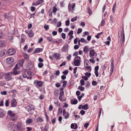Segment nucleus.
Wrapping results in <instances>:
<instances>
[{
    "instance_id": "obj_1",
    "label": "nucleus",
    "mask_w": 131,
    "mask_h": 131,
    "mask_svg": "<svg viewBox=\"0 0 131 131\" xmlns=\"http://www.w3.org/2000/svg\"><path fill=\"white\" fill-rule=\"evenodd\" d=\"M25 108L31 114H32V111H34L35 109L34 106L32 105H29L26 106Z\"/></svg>"
},
{
    "instance_id": "obj_2",
    "label": "nucleus",
    "mask_w": 131,
    "mask_h": 131,
    "mask_svg": "<svg viewBox=\"0 0 131 131\" xmlns=\"http://www.w3.org/2000/svg\"><path fill=\"white\" fill-rule=\"evenodd\" d=\"M81 58L80 57L77 56L74 59V63L76 66H79L80 65Z\"/></svg>"
},
{
    "instance_id": "obj_3",
    "label": "nucleus",
    "mask_w": 131,
    "mask_h": 131,
    "mask_svg": "<svg viewBox=\"0 0 131 131\" xmlns=\"http://www.w3.org/2000/svg\"><path fill=\"white\" fill-rule=\"evenodd\" d=\"M34 83L35 84V86L37 88L41 87L42 85L43 82L40 81H35Z\"/></svg>"
},
{
    "instance_id": "obj_4",
    "label": "nucleus",
    "mask_w": 131,
    "mask_h": 131,
    "mask_svg": "<svg viewBox=\"0 0 131 131\" xmlns=\"http://www.w3.org/2000/svg\"><path fill=\"white\" fill-rule=\"evenodd\" d=\"M12 73L11 72H8L6 73L5 75V78L7 81L11 79V76Z\"/></svg>"
},
{
    "instance_id": "obj_5",
    "label": "nucleus",
    "mask_w": 131,
    "mask_h": 131,
    "mask_svg": "<svg viewBox=\"0 0 131 131\" xmlns=\"http://www.w3.org/2000/svg\"><path fill=\"white\" fill-rule=\"evenodd\" d=\"M14 59L12 57L7 58L6 59V62L7 63L10 64H12L14 63Z\"/></svg>"
},
{
    "instance_id": "obj_6",
    "label": "nucleus",
    "mask_w": 131,
    "mask_h": 131,
    "mask_svg": "<svg viewBox=\"0 0 131 131\" xmlns=\"http://www.w3.org/2000/svg\"><path fill=\"white\" fill-rule=\"evenodd\" d=\"M16 50L14 49H9L7 52L8 53V54L9 55H12L14 54L15 53Z\"/></svg>"
},
{
    "instance_id": "obj_7",
    "label": "nucleus",
    "mask_w": 131,
    "mask_h": 131,
    "mask_svg": "<svg viewBox=\"0 0 131 131\" xmlns=\"http://www.w3.org/2000/svg\"><path fill=\"white\" fill-rule=\"evenodd\" d=\"M78 108L80 110L82 109L85 110H86L88 109V104H86L83 106L82 105H79Z\"/></svg>"
},
{
    "instance_id": "obj_8",
    "label": "nucleus",
    "mask_w": 131,
    "mask_h": 131,
    "mask_svg": "<svg viewBox=\"0 0 131 131\" xmlns=\"http://www.w3.org/2000/svg\"><path fill=\"white\" fill-rule=\"evenodd\" d=\"M25 32L26 34H28L29 37L30 38H32L34 36V34L31 30H30L29 31L25 30Z\"/></svg>"
},
{
    "instance_id": "obj_9",
    "label": "nucleus",
    "mask_w": 131,
    "mask_h": 131,
    "mask_svg": "<svg viewBox=\"0 0 131 131\" xmlns=\"http://www.w3.org/2000/svg\"><path fill=\"white\" fill-rule=\"evenodd\" d=\"M64 95V91H60L59 94V99L60 101L62 102H63V101H64V100H63L62 98V96Z\"/></svg>"
},
{
    "instance_id": "obj_10",
    "label": "nucleus",
    "mask_w": 131,
    "mask_h": 131,
    "mask_svg": "<svg viewBox=\"0 0 131 131\" xmlns=\"http://www.w3.org/2000/svg\"><path fill=\"white\" fill-rule=\"evenodd\" d=\"M17 102L16 100L14 99L11 101V105L12 107H15L17 105Z\"/></svg>"
},
{
    "instance_id": "obj_11",
    "label": "nucleus",
    "mask_w": 131,
    "mask_h": 131,
    "mask_svg": "<svg viewBox=\"0 0 131 131\" xmlns=\"http://www.w3.org/2000/svg\"><path fill=\"white\" fill-rule=\"evenodd\" d=\"M43 50V49L41 48H36L35 50L34 51L33 53H35L42 52Z\"/></svg>"
},
{
    "instance_id": "obj_12",
    "label": "nucleus",
    "mask_w": 131,
    "mask_h": 131,
    "mask_svg": "<svg viewBox=\"0 0 131 131\" xmlns=\"http://www.w3.org/2000/svg\"><path fill=\"white\" fill-rule=\"evenodd\" d=\"M95 52L94 49H92L90 51L89 53V56L90 57L92 58L95 53Z\"/></svg>"
},
{
    "instance_id": "obj_13",
    "label": "nucleus",
    "mask_w": 131,
    "mask_h": 131,
    "mask_svg": "<svg viewBox=\"0 0 131 131\" xmlns=\"http://www.w3.org/2000/svg\"><path fill=\"white\" fill-rule=\"evenodd\" d=\"M24 62V60L23 59H22L19 60L18 62V64L20 66L22 67L23 66Z\"/></svg>"
},
{
    "instance_id": "obj_14",
    "label": "nucleus",
    "mask_w": 131,
    "mask_h": 131,
    "mask_svg": "<svg viewBox=\"0 0 131 131\" xmlns=\"http://www.w3.org/2000/svg\"><path fill=\"white\" fill-rule=\"evenodd\" d=\"M6 52V50L3 49L0 52V56L2 57L5 54Z\"/></svg>"
},
{
    "instance_id": "obj_15",
    "label": "nucleus",
    "mask_w": 131,
    "mask_h": 131,
    "mask_svg": "<svg viewBox=\"0 0 131 131\" xmlns=\"http://www.w3.org/2000/svg\"><path fill=\"white\" fill-rule=\"evenodd\" d=\"M5 115L4 111L2 109H0V117H3Z\"/></svg>"
},
{
    "instance_id": "obj_16",
    "label": "nucleus",
    "mask_w": 131,
    "mask_h": 131,
    "mask_svg": "<svg viewBox=\"0 0 131 131\" xmlns=\"http://www.w3.org/2000/svg\"><path fill=\"white\" fill-rule=\"evenodd\" d=\"M13 73L15 75H16L18 74L20 72L18 70L16 69H13Z\"/></svg>"
},
{
    "instance_id": "obj_17",
    "label": "nucleus",
    "mask_w": 131,
    "mask_h": 131,
    "mask_svg": "<svg viewBox=\"0 0 131 131\" xmlns=\"http://www.w3.org/2000/svg\"><path fill=\"white\" fill-rule=\"evenodd\" d=\"M89 51V48L88 46H85L83 48V51L84 53H86Z\"/></svg>"
},
{
    "instance_id": "obj_18",
    "label": "nucleus",
    "mask_w": 131,
    "mask_h": 131,
    "mask_svg": "<svg viewBox=\"0 0 131 131\" xmlns=\"http://www.w3.org/2000/svg\"><path fill=\"white\" fill-rule=\"evenodd\" d=\"M24 59H23L24 60H26V62H28L29 61V59L27 54H25L24 55Z\"/></svg>"
},
{
    "instance_id": "obj_19",
    "label": "nucleus",
    "mask_w": 131,
    "mask_h": 131,
    "mask_svg": "<svg viewBox=\"0 0 131 131\" xmlns=\"http://www.w3.org/2000/svg\"><path fill=\"white\" fill-rule=\"evenodd\" d=\"M8 114L10 116L14 117L15 115V114L14 113H12V112L11 111H9L8 112Z\"/></svg>"
},
{
    "instance_id": "obj_20",
    "label": "nucleus",
    "mask_w": 131,
    "mask_h": 131,
    "mask_svg": "<svg viewBox=\"0 0 131 131\" xmlns=\"http://www.w3.org/2000/svg\"><path fill=\"white\" fill-rule=\"evenodd\" d=\"M125 35H123V36H121V44L122 43H124L125 41Z\"/></svg>"
},
{
    "instance_id": "obj_21",
    "label": "nucleus",
    "mask_w": 131,
    "mask_h": 131,
    "mask_svg": "<svg viewBox=\"0 0 131 131\" xmlns=\"http://www.w3.org/2000/svg\"><path fill=\"white\" fill-rule=\"evenodd\" d=\"M54 56V57L56 59H60V55L59 54L56 53H54L53 54Z\"/></svg>"
},
{
    "instance_id": "obj_22",
    "label": "nucleus",
    "mask_w": 131,
    "mask_h": 131,
    "mask_svg": "<svg viewBox=\"0 0 131 131\" xmlns=\"http://www.w3.org/2000/svg\"><path fill=\"white\" fill-rule=\"evenodd\" d=\"M41 131H48V129L47 125H45L44 127H40Z\"/></svg>"
},
{
    "instance_id": "obj_23",
    "label": "nucleus",
    "mask_w": 131,
    "mask_h": 131,
    "mask_svg": "<svg viewBox=\"0 0 131 131\" xmlns=\"http://www.w3.org/2000/svg\"><path fill=\"white\" fill-rule=\"evenodd\" d=\"M32 122V120L31 119H29L26 121V123L28 124H30Z\"/></svg>"
},
{
    "instance_id": "obj_24",
    "label": "nucleus",
    "mask_w": 131,
    "mask_h": 131,
    "mask_svg": "<svg viewBox=\"0 0 131 131\" xmlns=\"http://www.w3.org/2000/svg\"><path fill=\"white\" fill-rule=\"evenodd\" d=\"M80 40L82 43H86L88 42L87 41L83 38H81Z\"/></svg>"
},
{
    "instance_id": "obj_25",
    "label": "nucleus",
    "mask_w": 131,
    "mask_h": 131,
    "mask_svg": "<svg viewBox=\"0 0 131 131\" xmlns=\"http://www.w3.org/2000/svg\"><path fill=\"white\" fill-rule=\"evenodd\" d=\"M47 40L49 42H51L52 41V37L51 36H47L46 37Z\"/></svg>"
},
{
    "instance_id": "obj_26",
    "label": "nucleus",
    "mask_w": 131,
    "mask_h": 131,
    "mask_svg": "<svg viewBox=\"0 0 131 131\" xmlns=\"http://www.w3.org/2000/svg\"><path fill=\"white\" fill-rule=\"evenodd\" d=\"M78 102V101L77 100L75 99L73 100L72 102L71 101V103L72 104H76Z\"/></svg>"
},
{
    "instance_id": "obj_27",
    "label": "nucleus",
    "mask_w": 131,
    "mask_h": 131,
    "mask_svg": "<svg viewBox=\"0 0 131 131\" xmlns=\"http://www.w3.org/2000/svg\"><path fill=\"white\" fill-rule=\"evenodd\" d=\"M78 89H79L81 91H83L84 90V87L81 86H79L78 88Z\"/></svg>"
},
{
    "instance_id": "obj_28",
    "label": "nucleus",
    "mask_w": 131,
    "mask_h": 131,
    "mask_svg": "<svg viewBox=\"0 0 131 131\" xmlns=\"http://www.w3.org/2000/svg\"><path fill=\"white\" fill-rule=\"evenodd\" d=\"M62 108L61 107L59 108L58 109V114H60L62 113Z\"/></svg>"
},
{
    "instance_id": "obj_29",
    "label": "nucleus",
    "mask_w": 131,
    "mask_h": 131,
    "mask_svg": "<svg viewBox=\"0 0 131 131\" xmlns=\"http://www.w3.org/2000/svg\"><path fill=\"white\" fill-rule=\"evenodd\" d=\"M84 94L83 93H82L81 96H78V100L80 101L81 100V98L84 96Z\"/></svg>"
},
{
    "instance_id": "obj_30",
    "label": "nucleus",
    "mask_w": 131,
    "mask_h": 131,
    "mask_svg": "<svg viewBox=\"0 0 131 131\" xmlns=\"http://www.w3.org/2000/svg\"><path fill=\"white\" fill-rule=\"evenodd\" d=\"M5 46L4 43L2 41H0V47H2Z\"/></svg>"
},
{
    "instance_id": "obj_31",
    "label": "nucleus",
    "mask_w": 131,
    "mask_h": 131,
    "mask_svg": "<svg viewBox=\"0 0 131 131\" xmlns=\"http://www.w3.org/2000/svg\"><path fill=\"white\" fill-rule=\"evenodd\" d=\"M43 66V64L41 62L39 63L38 64V67L39 68H42Z\"/></svg>"
},
{
    "instance_id": "obj_32",
    "label": "nucleus",
    "mask_w": 131,
    "mask_h": 131,
    "mask_svg": "<svg viewBox=\"0 0 131 131\" xmlns=\"http://www.w3.org/2000/svg\"><path fill=\"white\" fill-rule=\"evenodd\" d=\"M13 69H16V70H19L20 69L19 66V65L18 64H17Z\"/></svg>"
},
{
    "instance_id": "obj_33",
    "label": "nucleus",
    "mask_w": 131,
    "mask_h": 131,
    "mask_svg": "<svg viewBox=\"0 0 131 131\" xmlns=\"http://www.w3.org/2000/svg\"><path fill=\"white\" fill-rule=\"evenodd\" d=\"M111 71L112 72V74L114 70V64H111Z\"/></svg>"
},
{
    "instance_id": "obj_34",
    "label": "nucleus",
    "mask_w": 131,
    "mask_h": 131,
    "mask_svg": "<svg viewBox=\"0 0 131 131\" xmlns=\"http://www.w3.org/2000/svg\"><path fill=\"white\" fill-rule=\"evenodd\" d=\"M57 8L55 6H54L53 7V9H52V12L54 13H55L57 11Z\"/></svg>"
},
{
    "instance_id": "obj_35",
    "label": "nucleus",
    "mask_w": 131,
    "mask_h": 131,
    "mask_svg": "<svg viewBox=\"0 0 131 131\" xmlns=\"http://www.w3.org/2000/svg\"><path fill=\"white\" fill-rule=\"evenodd\" d=\"M86 69L87 70H89V72H90L91 71V67L90 66H86L85 67Z\"/></svg>"
},
{
    "instance_id": "obj_36",
    "label": "nucleus",
    "mask_w": 131,
    "mask_h": 131,
    "mask_svg": "<svg viewBox=\"0 0 131 131\" xmlns=\"http://www.w3.org/2000/svg\"><path fill=\"white\" fill-rule=\"evenodd\" d=\"M84 74L86 76H87L88 77H90L91 75V73L88 72L85 73Z\"/></svg>"
},
{
    "instance_id": "obj_37",
    "label": "nucleus",
    "mask_w": 131,
    "mask_h": 131,
    "mask_svg": "<svg viewBox=\"0 0 131 131\" xmlns=\"http://www.w3.org/2000/svg\"><path fill=\"white\" fill-rule=\"evenodd\" d=\"M49 26L48 25H45L44 26V28L46 30H47L49 29Z\"/></svg>"
},
{
    "instance_id": "obj_38",
    "label": "nucleus",
    "mask_w": 131,
    "mask_h": 131,
    "mask_svg": "<svg viewBox=\"0 0 131 131\" xmlns=\"http://www.w3.org/2000/svg\"><path fill=\"white\" fill-rule=\"evenodd\" d=\"M34 66L33 64L32 63H31L29 65V69L31 70L34 67Z\"/></svg>"
},
{
    "instance_id": "obj_39",
    "label": "nucleus",
    "mask_w": 131,
    "mask_h": 131,
    "mask_svg": "<svg viewBox=\"0 0 131 131\" xmlns=\"http://www.w3.org/2000/svg\"><path fill=\"white\" fill-rule=\"evenodd\" d=\"M69 116V114L68 112H67L66 115L64 116V118L65 119H68Z\"/></svg>"
},
{
    "instance_id": "obj_40",
    "label": "nucleus",
    "mask_w": 131,
    "mask_h": 131,
    "mask_svg": "<svg viewBox=\"0 0 131 131\" xmlns=\"http://www.w3.org/2000/svg\"><path fill=\"white\" fill-rule=\"evenodd\" d=\"M84 65L85 66L86 64V66H88L89 65V61L87 59H86L84 61Z\"/></svg>"
},
{
    "instance_id": "obj_41",
    "label": "nucleus",
    "mask_w": 131,
    "mask_h": 131,
    "mask_svg": "<svg viewBox=\"0 0 131 131\" xmlns=\"http://www.w3.org/2000/svg\"><path fill=\"white\" fill-rule=\"evenodd\" d=\"M84 82L85 81L83 79H81L80 81V84L82 85H83L84 84Z\"/></svg>"
},
{
    "instance_id": "obj_42",
    "label": "nucleus",
    "mask_w": 131,
    "mask_h": 131,
    "mask_svg": "<svg viewBox=\"0 0 131 131\" xmlns=\"http://www.w3.org/2000/svg\"><path fill=\"white\" fill-rule=\"evenodd\" d=\"M68 73V70H65L63 72V73L64 75H66Z\"/></svg>"
},
{
    "instance_id": "obj_43",
    "label": "nucleus",
    "mask_w": 131,
    "mask_h": 131,
    "mask_svg": "<svg viewBox=\"0 0 131 131\" xmlns=\"http://www.w3.org/2000/svg\"><path fill=\"white\" fill-rule=\"evenodd\" d=\"M67 81H64L63 82V87L65 88L66 86V84H67Z\"/></svg>"
},
{
    "instance_id": "obj_44",
    "label": "nucleus",
    "mask_w": 131,
    "mask_h": 131,
    "mask_svg": "<svg viewBox=\"0 0 131 131\" xmlns=\"http://www.w3.org/2000/svg\"><path fill=\"white\" fill-rule=\"evenodd\" d=\"M97 84V82L96 81L93 80L92 82V84L93 86L96 85Z\"/></svg>"
},
{
    "instance_id": "obj_45",
    "label": "nucleus",
    "mask_w": 131,
    "mask_h": 131,
    "mask_svg": "<svg viewBox=\"0 0 131 131\" xmlns=\"http://www.w3.org/2000/svg\"><path fill=\"white\" fill-rule=\"evenodd\" d=\"M43 0H39L37 1L38 5L43 3Z\"/></svg>"
},
{
    "instance_id": "obj_46",
    "label": "nucleus",
    "mask_w": 131,
    "mask_h": 131,
    "mask_svg": "<svg viewBox=\"0 0 131 131\" xmlns=\"http://www.w3.org/2000/svg\"><path fill=\"white\" fill-rule=\"evenodd\" d=\"M5 105L6 107H7L9 106L8 101L7 100L6 101Z\"/></svg>"
},
{
    "instance_id": "obj_47",
    "label": "nucleus",
    "mask_w": 131,
    "mask_h": 131,
    "mask_svg": "<svg viewBox=\"0 0 131 131\" xmlns=\"http://www.w3.org/2000/svg\"><path fill=\"white\" fill-rule=\"evenodd\" d=\"M71 5L69 3L68 5V10L69 11H70L71 10Z\"/></svg>"
},
{
    "instance_id": "obj_48",
    "label": "nucleus",
    "mask_w": 131,
    "mask_h": 131,
    "mask_svg": "<svg viewBox=\"0 0 131 131\" xmlns=\"http://www.w3.org/2000/svg\"><path fill=\"white\" fill-rule=\"evenodd\" d=\"M62 37L64 39H65L66 38V34L63 33L61 34Z\"/></svg>"
},
{
    "instance_id": "obj_49",
    "label": "nucleus",
    "mask_w": 131,
    "mask_h": 131,
    "mask_svg": "<svg viewBox=\"0 0 131 131\" xmlns=\"http://www.w3.org/2000/svg\"><path fill=\"white\" fill-rule=\"evenodd\" d=\"M90 85V83L88 81L87 82V83L85 85L86 88H88L89 87Z\"/></svg>"
},
{
    "instance_id": "obj_50",
    "label": "nucleus",
    "mask_w": 131,
    "mask_h": 131,
    "mask_svg": "<svg viewBox=\"0 0 131 131\" xmlns=\"http://www.w3.org/2000/svg\"><path fill=\"white\" fill-rule=\"evenodd\" d=\"M1 94L2 95H6L7 94V92L6 91H4L3 92H1Z\"/></svg>"
},
{
    "instance_id": "obj_51",
    "label": "nucleus",
    "mask_w": 131,
    "mask_h": 131,
    "mask_svg": "<svg viewBox=\"0 0 131 131\" xmlns=\"http://www.w3.org/2000/svg\"><path fill=\"white\" fill-rule=\"evenodd\" d=\"M61 21H59L57 23V27H59L61 26Z\"/></svg>"
},
{
    "instance_id": "obj_52",
    "label": "nucleus",
    "mask_w": 131,
    "mask_h": 131,
    "mask_svg": "<svg viewBox=\"0 0 131 131\" xmlns=\"http://www.w3.org/2000/svg\"><path fill=\"white\" fill-rule=\"evenodd\" d=\"M105 24V22L104 19L102 20L101 23V26H103Z\"/></svg>"
},
{
    "instance_id": "obj_53",
    "label": "nucleus",
    "mask_w": 131,
    "mask_h": 131,
    "mask_svg": "<svg viewBox=\"0 0 131 131\" xmlns=\"http://www.w3.org/2000/svg\"><path fill=\"white\" fill-rule=\"evenodd\" d=\"M52 35L53 36H56L57 35V32L56 31H53L52 32Z\"/></svg>"
},
{
    "instance_id": "obj_54",
    "label": "nucleus",
    "mask_w": 131,
    "mask_h": 131,
    "mask_svg": "<svg viewBox=\"0 0 131 131\" xmlns=\"http://www.w3.org/2000/svg\"><path fill=\"white\" fill-rule=\"evenodd\" d=\"M82 31V29H81V28H78V30L77 33L78 34H79Z\"/></svg>"
},
{
    "instance_id": "obj_55",
    "label": "nucleus",
    "mask_w": 131,
    "mask_h": 131,
    "mask_svg": "<svg viewBox=\"0 0 131 131\" xmlns=\"http://www.w3.org/2000/svg\"><path fill=\"white\" fill-rule=\"evenodd\" d=\"M82 78L85 81L87 80L88 79V78L86 76H82Z\"/></svg>"
},
{
    "instance_id": "obj_56",
    "label": "nucleus",
    "mask_w": 131,
    "mask_h": 131,
    "mask_svg": "<svg viewBox=\"0 0 131 131\" xmlns=\"http://www.w3.org/2000/svg\"><path fill=\"white\" fill-rule=\"evenodd\" d=\"M116 3H114V4L113 5V8H112V11H113V12H114V11L115 10V7L116 6Z\"/></svg>"
},
{
    "instance_id": "obj_57",
    "label": "nucleus",
    "mask_w": 131,
    "mask_h": 131,
    "mask_svg": "<svg viewBox=\"0 0 131 131\" xmlns=\"http://www.w3.org/2000/svg\"><path fill=\"white\" fill-rule=\"evenodd\" d=\"M85 111L83 110H81L80 111V113L82 115H84L85 114Z\"/></svg>"
},
{
    "instance_id": "obj_58",
    "label": "nucleus",
    "mask_w": 131,
    "mask_h": 131,
    "mask_svg": "<svg viewBox=\"0 0 131 131\" xmlns=\"http://www.w3.org/2000/svg\"><path fill=\"white\" fill-rule=\"evenodd\" d=\"M77 19V17H75L74 18H73L71 19V21L72 22H74V21L76 20Z\"/></svg>"
},
{
    "instance_id": "obj_59",
    "label": "nucleus",
    "mask_w": 131,
    "mask_h": 131,
    "mask_svg": "<svg viewBox=\"0 0 131 131\" xmlns=\"http://www.w3.org/2000/svg\"><path fill=\"white\" fill-rule=\"evenodd\" d=\"M25 41V40L23 37L21 38V41L20 43H24Z\"/></svg>"
},
{
    "instance_id": "obj_60",
    "label": "nucleus",
    "mask_w": 131,
    "mask_h": 131,
    "mask_svg": "<svg viewBox=\"0 0 131 131\" xmlns=\"http://www.w3.org/2000/svg\"><path fill=\"white\" fill-rule=\"evenodd\" d=\"M60 74V72L59 70H57L56 71L55 74L56 76Z\"/></svg>"
},
{
    "instance_id": "obj_61",
    "label": "nucleus",
    "mask_w": 131,
    "mask_h": 131,
    "mask_svg": "<svg viewBox=\"0 0 131 131\" xmlns=\"http://www.w3.org/2000/svg\"><path fill=\"white\" fill-rule=\"evenodd\" d=\"M89 125V123H85L84 125V127L86 128L88 127Z\"/></svg>"
},
{
    "instance_id": "obj_62",
    "label": "nucleus",
    "mask_w": 131,
    "mask_h": 131,
    "mask_svg": "<svg viewBox=\"0 0 131 131\" xmlns=\"http://www.w3.org/2000/svg\"><path fill=\"white\" fill-rule=\"evenodd\" d=\"M56 118H54L51 120V122L53 124H54L56 122Z\"/></svg>"
},
{
    "instance_id": "obj_63",
    "label": "nucleus",
    "mask_w": 131,
    "mask_h": 131,
    "mask_svg": "<svg viewBox=\"0 0 131 131\" xmlns=\"http://www.w3.org/2000/svg\"><path fill=\"white\" fill-rule=\"evenodd\" d=\"M36 9L35 7H33V6H31V10L32 12H33Z\"/></svg>"
},
{
    "instance_id": "obj_64",
    "label": "nucleus",
    "mask_w": 131,
    "mask_h": 131,
    "mask_svg": "<svg viewBox=\"0 0 131 131\" xmlns=\"http://www.w3.org/2000/svg\"><path fill=\"white\" fill-rule=\"evenodd\" d=\"M38 121L40 123H41L43 122V120L40 117H38Z\"/></svg>"
}]
</instances>
